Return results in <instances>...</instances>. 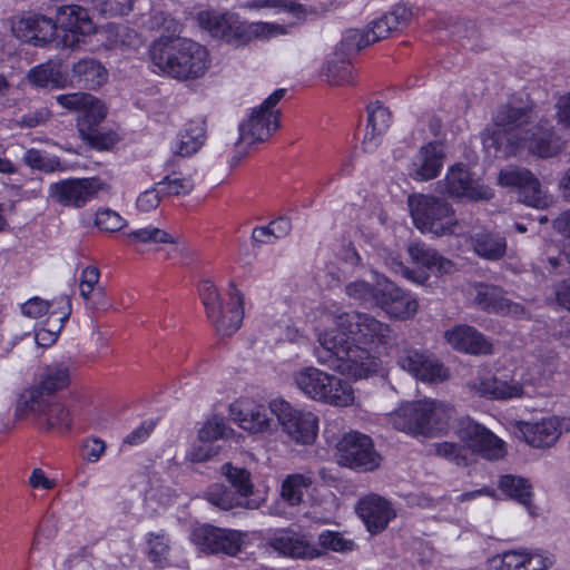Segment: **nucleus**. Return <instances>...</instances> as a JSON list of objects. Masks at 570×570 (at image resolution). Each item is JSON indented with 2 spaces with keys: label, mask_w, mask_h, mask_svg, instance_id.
<instances>
[{
  "label": "nucleus",
  "mask_w": 570,
  "mask_h": 570,
  "mask_svg": "<svg viewBox=\"0 0 570 570\" xmlns=\"http://www.w3.org/2000/svg\"><path fill=\"white\" fill-rule=\"evenodd\" d=\"M335 328L318 335L322 348L335 358L334 367L354 379L366 377L376 368V354L394 342L389 324L368 313L341 312L333 315Z\"/></svg>",
  "instance_id": "f257e3e1"
},
{
  "label": "nucleus",
  "mask_w": 570,
  "mask_h": 570,
  "mask_svg": "<svg viewBox=\"0 0 570 570\" xmlns=\"http://www.w3.org/2000/svg\"><path fill=\"white\" fill-rule=\"evenodd\" d=\"M149 53L159 71L178 80L202 78L210 65L207 49L186 38L161 37L150 46Z\"/></svg>",
  "instance_id": "f03ea898"
},
{
  "label": "nucleus",
  "mask_w": 570,
  "mask_h": 570,
  "mask_svg": "<svg viewBox=\"0 0 570 570\" xmlns=\"http://www.w3.org/2000/svg\"><path fill=\"white\" fill-rule=\"evenodd\" d=\"M454 414L451 405L438 400H421L400 405L387 416L394 429L413 436L434 438L448 429Z\"/></svg>",
  "instance_id": "7ed1b4c3"
},
{
  "label": "nucleus",
  "mask_w": 570,
  "mask_h": 570,
  "mask_svg": "<svg viewBox=\"0 0 570 570\" xmlns=\"http://www.w3.org/2000/svg\"><path fill=\"white\" fill-rule=\"evenodd\" d=\"M460 439L464 444L436 443V455L456 465H466L473 453L479 452L487 459H499L503 455V442L491 431L473 421L462 423Z\"/></svg>",
  "instance_id": "20e7f679"
},
{
  "label": "nucleus",
  "mask_w": 570,
  "mask_h": 570,
  "mask_svg": "<svg viewBox=\"0 0 570 570\" xmlns=\"http://www.w3.org/2000/svg\"><path fill=\"white\" fill-rule=\"evenodd\" d=\"M295 386L308 399L333 406H350L354 391L350 383L314 366H306L293 374Z\"/></svg>",
  "instance_id": "39448f33"
},
{
  "label": "nucleus",
  "mask_w": 570,
  "mask_h": 570,
  "mask_svg": "<svg viewBox=\"0 0 570 570\" xmlns=\"http://www.w3.org/2000/svg\"><path fill=\"white\" fill-rule=\"evenodd\" d=\"M197 20L199 26L213 37L235 43H247L254 39L269 38L279 29L267 22L247 23L227 12L202 11L198 13Z\"/></svg>",
  "instance_id": "423d86ee"
},
{
  "label": "nucleus",
  "mask_w": 570,
  "mask_h": 570,
  "mask_svg": "<svg viewBox=\"0 0 570 570\" xmlns=\"http://www.w3.org/2000/svg\"><path fill=\"white\" fill-rule=\"evenodd\" d=\"M229 302L226 308L212 281H202L198 288L206 315L222 335L234 334L240 327L244 317V296L233 282L229 284Z\"/></svg>",
  "instance_id": "0eeeda50"
},
{
  "label": "nucleus",
  "mask_w": 570,
  "mask_h": 570,
  "mask_svg": "<svg viewBox=\"0 0 570 570\" xmlns=\"http://www.w3.org/2000/svg\"><path fill=\"white\" fill-rule=\"evenodd\" d=\"M407 203L413 223L421 232L436 236L456 233L455 210L444 198L417 194L410 196Z\"/></svg>",
  "instance_id": "6e6552de"
},
{
  "label": "nucleus",
  "mask_w": 570,
  "mask_h": 570,
  "mask_svg": "<svg viewBox=\"0 0 570 570\" xmlns=\"http://www.w3.org/2000/svg\"><path fill=\"white\" fill-rule=\"evenodd\" d=\"M38 392H23L17 406L18 415H32L36 423L46 431L65 432L71 426L68 406L57 397H43Z\"/></svg>",
  "instance_id": "1a4fd4ad"
},
{
  "label": "nucleus",
  "mask_w": 570,
  "mask_h": 570,
  "mask_svg": "<svg viewBox=\"0 0 570 570\" xmlns=\"http://www.w3.org/2000/svg\"><path fill=\"white\" fill-rule=\"evenodd\" d=\"M285 89H277L254 109L247 120L239 125L238 144L253 145L265 141L279 126V111L273 108L284 97Z\"/></svg>",
  "instance_id": "9d476101"
},
{
  "label": "nucleus",
  "mask_w": 570,
  "mask_h": 570,
  "mask_svg": "<svg viewBox=\"0 0 570 570\" xmlns=\"http://www.w3.org/2000/svg\"><path fill=\"white\" fill-rule=\"evenodd\" d=\"M435 190L455 200H488L492 197V190L480 179L474 178L470 169L463 164L451 166L444 178L435 185Z\"/></svg>",
  "instance_id": "9b49d317"
},
{
  "label": "nucleus",
  "mask_w": 570,
  "mask_h": 570,
  "mask_svg": "<svg viewBox=\"0 0 570 570\" xmlns=\"http://www.w3.org/2000/svg\"><path fill=\"white\" fill-rule=\"evenodd\" d=\"M269 410L291 440L301 444L314 442L318 431V419L314 413L295 409L284 400L272 401Z\"/></svg>",
  "instance_id": "f8f14e48"
},
{
  "label": "nucleus",
  "mask_w": 570,
  "mask_h": 570,
  "mask_svg": "<svg viewBox=\"0 0 570 570\" xmlns=\"http://www.w3.org/2000/svg\"><path fill=\"white\" fill-rule=\"evenodd\" d=\"M336 449V460L342 466L370 472L381 464V456L375 451L372 439L363 433H346L338 441Z\"/></svg>",
  "instance_id": "ddd939ff"
},
{
  "label": "nucleus",
  "mask_w": 570,
  "mask_h": 570,
  "mask_svg": "<svg viewBox=\"0 0 570 570\" xmlns=\"http://www.w3.org/2000/svg\"><path fill=\"white\" fill-rule=\"evenodd\" d=\"M535 119L533 108L528 105L507 104L498 109L493 122L507 135L510 149L505 151V155L515 154L523 148L524 139L528 138Z\"/></svg>",
  "instance_id": "4468645a"
},
{
  "label": "nucleus",
  "mask_w": 570,
  "mask_h": 570,
  "mask_svg": "<svg viewBox=\"0 0 570 570\" xmlns=\"http://www.w3.org/2000/svg\"><path fill=\"white\" fill-rule=\"evenodd\" d=\"M102 187L99 178H68L51 184L49 197L60 206L78 209L94 199Z\"/></svg>",
  "instance_id": "2eb2a0df"
},
{
  "label": "nucleus",
  "mask_w": 570,
  "mask_h": 570,
  "mask_svg": "<svg viewBox=\"0 0 570 570\" xmlns=\"http://www.w3.org/2000/svg\"><path fill=\"white\" fill-rule=\"evenodd\" d=\"M55 22L58 27L57 38L59 39L57 47L61 48H76L80 43L81 37L95 31V24L87 9L76 4L60 8Z\"/></svg>",
  "instance_id": "dca6fc26"
},
{
  "label": "nucleus",
  "mask_w": 570,
  "mask_h": 570,
  "mask_svg": "<svg viewBox=\"0 0 570 570\" xmlns=\"http://www.w3.org/2000/svg\"><path fill=\"white\" fill-rule=\"evenodd\" d=\"M190 540L204 552L235 556L240 551L243 534L236 530L205 524L191 531Z\"/></svg>",
  "instance_id": "f3484780"
},
{
  "label": "nucleus",
  "mask_w": 570,
  "mask_h": 570,
  "mask_svg": "<svg viewBox=\"0 0 570 570\" xmlns=\"http://www.w3.org/2000/svg\"><path fill=\"white\" fill-rule=\"evenodd\" d=\"M355 510L371 534L384 531L396 517V511L392 503L376 493H370L360 498Z\"/></svg>",
  "instance_id": "a211bd4d"
},
{
  "label": "nucleus",
  "mask_w": 570,
  "mask_h": 570,
  "mask_svg": "<svg viewBox=\"0 0 570 570\" xmlns=\"http://www.w3.org/2000/svg\"><path fill=\"white\" fill-rule=\"evenodd\" d=\"M57 23L42 14L29 13L12 23V32L18 39L38 47L57 42Z\"/></svg>",
  "instance_id": "6ab92c4d"
},
{
  "label": "nucleus",
  "mask_w": 570,
  "mask_h": 570,
  "mask_svg": "<svg viewBox=\"0 0 570 570\" xmlns=\"http://www.w3.org/2000/svg\"><path fill=\"white\" fill-rule=\"evenodd\" d=\"M524 441L533 448L552 446L563 431L570 430V420L551 416L539 422L522 423L519 428Z\"/></svg>",
  "instance_id": "aec40b11"
},
{
  "label": "nucleus",
  "mask_w": 570,
  "mask_h": 570,
  "mask_svg": "<svg viewBox=\"0 0 570 570\" xmlns=\"http://www.w3.org/2000/svg\"><path fill=\"white\" fill-rule=\"evenodd\" d=\"M523 147L541 158L554 157L566 148V140L557 135L546 119L535 120L530 128Z\"/></svg>",
  "instance_id": "412c9836"
},
{
  "label": "nucleus",
  "mask_w": 570,
  "mask_h": 570,
  "mask_svg": "<svg viewBox=\"0 0 570 570\" xmlns=\"http://www.w3.org/2000/svg\"><path fill=\"white\" fill-rule=\"evenodd\" d=\"M444 158V150L440 144L423 145L412 159L410 176L416 181L434 179L443 168Z\"/></svg>",
  "instance_id": "4be33fe9"
},
{
  "label": "nucleus",
  "mask_w": 570,
  "mask_h": 570,
  "mask_svg": "<svg viewBox=\"0 0 570 570\" xmlns=\"http://www.w3.org/2000/svg\"><path fill=\"white\" fill-rule=\"evenodd\" d=\"M268 409L262 404L249 401H239L229 405V416L243 430L250 433L264 432L269 428L271 417Z\"/></svg>",
  "instance_id": "5701e85b"
},
{
  "label": "nucleus",
  "mask_w": 570,
  "mask_h": 570,
  "mask_svg": "<svg viewBox=\"0 0 570 570\" xmlns=\"http://www.w3.org/2000/svg\"><path fill=\"white\" fill-rule=\"evenodd\" d=\"M269 546L278 553L294 559L313 560L322 556V551L306 535L291 531L273 537Z\"/></svg>",
  "instance_id": "b1692460"
},
{
  "label": "nucleus",
  "mask_w": 570,
  "mask_h": 570,
  "mask_svg": "<svg viewBox=\"0 0 570 570\" xmlns=\"http://www.w3.org/2000/svg\"><path fill=\"white\" fill-rule=\"evenodd\" d=\"M446 342L456 351L480 355L491 354L493 346L482 333L469 325H458L444 333Z\"/></svg>",
  "instance_id": "393cba45"
},
{
  "label": "nucleus",
  "mask_w": 570,
  "mask_h": 570,
  "mask_svg": "<svg viewBox=\"0 0 570 570\" xmlns=\"http://www.w3.org/2000/svg\"><path fill=\"white\" fill-rule=\"evenodd\" d=\"M376 306L384 309L391 317L409 318L416 313L419 305L409 293L386 282L376 301Z\"/></svg>",
  "instance_id": "a878e982"
},
{
  "label": "nucleus",
  "mask_w": 570,
  "mask_h": 570,
  "mask_svg": "<svg viewBox=\"0 0 570 570\" xmlns=\"http://www.w3.org/2000/svg\"><path fill=\"white\" fill-rule=\"evenodd\" d=\"M499 557V570H547L553 563L550 556L538 550H509Z\"/></svg>",
  "instance_id": "bb28decb"
},
{
  "label": "nucleus",
  "mask_w": 570,
  "mask_h": 570,
  "mask_svg": "<svg viewBox=\"0 0 570 570\" xmlns=\"http://www.w3.org/2000/svg\"><path fill=\"white\" fill-rule=\"evenodd\" d=\"M391 121L390 110L380 101L367 106V128L362 142L364 151L371 153L380 145L381 137L389 129Z\"/></svg>",
  "instance_id": "cd10ccee"
},
{
  "label": "nucleus",
  "mask_w": 570,
  "mask_h": 570,
  "mask_svg": "<svg viewBox=\"0 0 570 570\" xmlns=\"http://www.w3.org/2000/svg\"><path fill=\"white\" fill-rule=\"evenodd\" d=\"M70 383V365L63 362L46 366L40 374L39 383L26 392H39V396L57 397L56 393Z\"/></svg>",
  "instance_id": "c85d7f7f"
},
{
  "label": "nucleus",
  "mask_w": 570,
  "mask_h": 570,
  "mask_svg": "<svg viewBox=\"0 0 570 570\" xmlns=\"http://www.w3.org/2000/svg\"><path fill=\"white\" fill-rule=\"evenodd\" d=\"M472 389L480 396L495 400L520 397L523 392L519 383L501 381L492 375L478 379L473 382Z\"/></svg>",
  "instance_id": "c756f323"
},
{
  "label": "nucleus",
  "mask_w": 570,
  "mask_h": 570,
  "mask_svg": "<svg viewBox=\"0 0 570 570\" xmlns=\"http://www.w3.org/2000/svg\"><path fill=\"white\" fill-rule=\"evenodd\" d=\"M72 78L76 80L78 86L89 90H95L107 81L108 71L99 61L86 58L73 65Z\"/></svg>",
  "instance_id": "7c9ffc66"
},
{
  "label": "nucleus",
  "mask_w": 570,
  "mask_h": 570,
  "mask_svg": "<svg viewBox=\"0 0 570 570\" xmlns=\"http://www.w3.org/2000/svg\"><path fill=\"white\" fill-rule=\"evenodd\" d=\"M475 254L488 261H498L507 253V239L495 232L481 230L471 236Z\"/></svg>",
  "instance_id": "2f4dec72"
},
{
  "label": "nucleus",
  "mask_w": 570,
  "mask_h": 570,
  "mask_svg": "<svg viewBox=\"0 0 570 570\" xmlns=\"http://www.w3.org/2000/svg\"><path fill=\"white\" fill-rule=\"evenodd\" d=\"M407 252L415 264L424 266L435 273H449L452 268V263L449 259L443 258L438 252L426 246L424 243L411 244Z\"/></svg>",
  "instance_id": "473e14b6"
},
{
  "label": "nucleus",
  "mask_w": 570,
  "mask_h": 570,
  "mask_svg": "<svg viewBox=\"0 0 570 570\" xmlns=\"http://www.w3.org/2000/svg\"><path fill=\"white\" fill-rule=\"evenodd\" d=\"M205 140V128L202 122L190 121L178 136L174 147V153L188 157L197 153Z\"/></svg>",
  "instance_id": "72a5a7b5"
},
{
  "label": "nucleus",
  "mask_w": 570,
  "mask_h": 570,
  "mask_svg": "<svg viewBox=\"0 0 570 570\" xmlns=\"http://www.w3.org/2000/svg\"><path fill=\"white\" fill-rule=\"evenodd\" d=\"M27 77L32 85L43 88H63L67 83L60 66L51 61L33 67Z\"/></svg>",
  "instance_id": "f704fd0d"
},
{
  "label": "nucleus",
  "mask_w": 570,
  "mask_h": 570,
  "mask_svg": "<svg viewBox=\"0 0 570 570\" xmlns=\"http://www.w3.org/2000/svg\"><path fill=\"white\" fill-rule=\"evenodd\" d=\"M313 484V478L309 474L293 473L288 474L281 485V498L289 505H298L303 501L305 491Z\"/></svg>",
  "instance_id": "c9c22d12"
},
{
  "label": "nucleus",
  "mask_w": 570,
  "mask_h": 570,
  "mask_svg": "<svg viewBox=\"0 0 570 570\" xmlns=\"http://www.w3.org/2000/svg\"><path fill=\"white\" fill-rule=\"evenodd\" d=\"M58 305H61V312L57 317L52 318L47 325L49 327H40L36 331L35 340L39 346H50L53 344L70 314V303L66 296H61Z\"/></svg>",
  "instance_id": "e433bc0d"
},
{
  "label": "nucleus",
  "mask_w": 570,
  "mask_h": 570,
  "mask_svg": "<svg viewBox=\"0 0 570 570\" xmlns=\"http://www.w3.org/2000/svg\"><path fill=\"white\" fill-rule=\"evenodd\" d=\"M22 161L31 169L46 174L66 170V166L60 158L50 156L46 151L36 148L28 149L23 155Z\"/></svg>",
  "instance_id": "4c0bfd02"
},
{
  "label": "nucleus",
  "mask_w": 570,
  "mask_h": 570,
  "mask_svg": "<svg viewBox=\"0 0 570 570\" xmlns=\"http://www.w3.org/2000/svg\"><path fill=\"white\" fill-rule=\"evenodd\" d=\"M99 277L100 273L96 266H87L81 272L79 283L80 295L91 307L100 305V299L104 297L102 288H96Z\"/></svg>",
  "instance_id": "58836bf2"
},
{
  "label": "nucleus",
  "mask_w": 570,
  "mask_h": 570,
  "mask_svg": "<svg viewBox=\"0 0 570 570\" xmlns=\"http://www.w3.org/2000/svg\"><path fill=\"white\" fill-rule=\"evenodd\" d=\"M499 488L504 494L530 510L532 493L527 480L513 475H504L499 481Z\"/></svg>",
  "instance_id": "ea45409f"
},
{
  "label": "nucleus",
  "mask_w": 570,
  "mask_h": 570,
  "mask_svg": "<svg viewBox=\"0 0 570 570\" xmlns=\"http://www.w3.org/2000/svg\"><path fill=\"white\" fill-rule=\"evenodd\" d=\"M474 289V301L480 308L492 313H500V311H502L505 295L500 287L488 284H478Z\"/></svg>",
  "instance_id": "a19ab883"
},
{
  "label": "nucleus",
  "mask_w": 570,
  "mask_h": 570,
  "mask_svg": "<svg viewBox=\"0 0 570 570\" xmlns=\"http://www.w3.org/2000/svg\"><path fill=\"white\" fill-rule=\"evenodd\" d=\"M222 474L236 489L239 498H248L253 494V483L250 473L243 468L234 466L232 463H225L220 468Z\"/></svg>",
  "instance_id": "79ce46f5"
},
{
  "label": "nucleus",
  "mask_w": 570,
  "mask_h": 570,
  "mask_svg": "<svg viewBox=\"0 0 570 570\" xmlns=\"http://www.w3.org/2000/svg\"><path fill=\"white\" fill-rule=\"evenodd\" d=\"M79 135L83 141L97 150H109L119 141V135L116 131L99 127L90 129L83 126Z\"/></svg>",
  "instance_id": "37998d69"
},
{
  "label": "nucleus",
  "mask_w": 570,
  "mask_h": 570,
  "mask_svg": "<svg viewBox=\"0 0 570 570\" xmlns=\"http://www.w3.org/2000/svg\"><path fill=\"white\" fill-rule=\"evenodd\" d=\"M107 46L111 49L134 47L137 43V33L127 26L110 23L106 27Z\"/></svg>",
  "instance_id": "c03bdc74"
},
{
  "label": "nucleus",
  "mask_w": 570,
  "mask_h": 570,
  "mask_svg": "<svg viewBox=\"0 0 570 570\" xmlns=\"http://www.w3.org/2000/svg\"><path fill=\"white\" fill-rule=\"evenodd\" d=\"M235 434L223 417L214 416L209 419L198 431L199 440L216 444L218 440H227Z\"/></svg>",
  "instance_id": "a18cd8bd"
},
{
  "label": "nucleus",
  "mask_w": 570,
  "mask_h": 570,
  "mask_svg": "<svg viewBox=\"0 0 570 570\" xmlns=\"http://www.w3.org/2000/svg\"><path fill=\"white\" fill-rule=\"evenodd\" d=\"M324 75L326 80L334 86H343L354 82V69L346 60L328 61Z\"/></svg>",
  "instance_id": "49530a36"
},
{
  "label": "nucleus",
  "mask_w": 570,
  "mask_h": 570,
  "mask_svg": "<svg viewBox=\"0 0 570 570\" xmlns=\"http://www.w3.org/2000/svg\"><path fill=\"white\" fill-rule=\"evenodd\" d=\"M401 24L402 20L400 19V17L394 12H390L384 14L380 19L374 20L366 29V31L370 36V40L372 41V43H374L376 41L387 38L390 33L394 30H397Z\"/></svg>",
  "instance_id": "de8ad7c7"
},
{
  "label": "nucleus",
  "mask_w": 570,
  "mask_h": 570,
  "mask_svg": "<svg viewBox=\"0 0 570 570\" xmlns=\"http://www.w3.org/2000/svg\"><path fill=\"white\" fill-rule=\"evenodd\" d=\"M206 499L213 505L225 511L242 505L239 497L223 484L212 485L206 492Z\"/></svg>",
  "instance_id": "09e8293b"
},
{
  "label": "nucleus",
  "mask_w": 570,
  "mask_h": 570,
  "mask_svg": "<svg viewBox=\"0 0 570 570\" xmlns=\"http://www.w3.org/2000/svg\"><path fill=\"white\" fill-rule=\"evenodd\" d=\"M107 115V109L105 105L92 96L91 104H88L80 111V116L78 118V131L81 134V129L83 126L94 129L98 127V125L105 119Z\"/></svg>",
  "instance_id": "8fccbe9b"
},
{
  "label": "nucleus",
  "mask_w": 570,
  "mask_h": 570,
  "mask_svg": "<svg viewBox=\"0 0 570 570\" xmlns=\"http://www.w3.org/2000/svg\"><path fill=\"white\" fill-rule=\"evenodd\" d=\"M318 544L326 550L340 553L351 552L356 547L354 540L346 538L341 532L330 530L320 533Z\"/></svg>",
  "instance_id": "3c124183"
},
{
  "label": "nucleus",
  "mask_w": 570,
  "mask_h": 570,
  "mask_svg": "<svg viewBox=\"0 0 570 570\" xmlns=\"http://www.w3.org/2000/svg\"><path fill=\"white\" fill-rule=\"evenodd\" d=\"M381 291L365 281L351 282L345 286V293L348 297L361 302L376 305Z\"/></svg>",
  "instance_id": "603ef678"
},
{
  "label": "nucleus",
  "mask_w": 570,
  "mask_h": 570,
  "mask_svg": "<svg viewBox=\"0 0 570 570\" xmlns=\"http://www.w3.org/2000/svg\"><path fill=\"white\" fill-rule=\"evenodd\" d=\"M60 298L57 301L49 303L39 297H32L21 305V312L23 315L30 318H39L45 315H48L47 323H49L52 318L57 317L59 313L56 309H52L55 304H58Z\"/></svg>",
  "instance_id": "864d4df0"
},
{
  "label": "nucleus",
  "mask_w": 570,
  "mask_h": 570,
  "mask_svg": "<svg viewBox=\"0 0 570 570\" xmlns=\"http://www.w3.org/2000/svg\"><path fill=\"white\" fill-rule=\"evenodd\" d=\"M431 354L421 352L414 348H404L400 352L397 357L399 365L410 372L413 376L417 377L420 370L425 365Z\"/></svg>",
  "instance_id": "5fc2aeb1"
},
{
  "label": "nucleus",
  "mask_w": 570,
  "mask_h": 570,
  "mask_svg": "<svg viewBox=\"0 0 570 570\" xmlns=\"http://www.w3.org/2000/svg\"><path fill=\"white\" fill-rule=\"evenodd\" d=\"M130 244L136 243H175V238L157 227L140 228L127 234Z\"/></svg>",
  "instance_id": "6e6d98bb"
},
{
  "label": "nucleus",
  "mask_w": 570,
  "mask_h": 570,
  "mask_svg": "<svg viewBox=\"0 0 570 570\" xmlns=\"http://www.w3.org/2000/svg\"><path fill=\"white\" fill-rule=\"evenodd\" d=\"M157 184L164 196L187 195L194 188V183L190 178L179 177L175 174L166 176L161 181Z\"/></svg>",
  "instance_id": "4d7b16f0"
},
{
  "label": "nucleus",
  "mask_w": 570,
  "mask_h": 570,
  "mask_svg": "<svg viewBox=\"0 0 570 570\" xmlns=\"http://www.w3.org/2000/svg\"><path fill=\"white\" fill-rule=\"evenodd\" d=\"M449 377L448 368L433 355L425 361V365L420 370L416 379L428 383H441Z\"/></svg>",
  "instance_id": "13d9d810"
},
{
  "label": "nucleus",
  "mask_w": 570,
  "mask_h": 570,
  "mask_svg": "<svg viewBox=\"0 0 570 570\" xmlns=\"http://www.w3.org/2000/svg\"><path fill=\"white\" fill-rule=\"evenodd\" d=\"M371 43L367 31L360 29L346 30L341 41L342 50L346 55L356 53Z\"/></svg>",
  "instance_id": "bf43d9fd"
},
{
  "label": "nucleus",
  "mask_w": 570,
  "mask_h": 570,
  "mask_svg": "<svg viewBox=\"0 0 570 570\" xmlns=\"http://www.w3.org/2000/svg\"><path fill=\"white\" fill-rule=\"evenodd\" d=\"M532 176L533 174L525 168H507L500 171L499 184L507 187H518L521 191L529 181H532Z\"/></svg>",
  "instance_id": "052dcab7"
},
{
  "label": "nucleus",
  "mask_w": 570,
  "mask_h": 570,
  "mask_svg": "<svg viewBox=\"0 0 570 570\" xmlns=\"http://www.w3.org/2000/svg\"><path fill=\"white\" fill-rule=\"evenodd\" d=\"M522 202L535 208H543L548 206L549 198L543 194L539 180L532 176V181H529L520 191Z\"/></svg>",
  "instance_id": "680f3d73"
},
{
  "label": "nucleus",
  "mask_w": 570,
  "mask_h": 570,
  "mask_svg": "<svg viewBox=\"0 0 570 570\" xmlns=\"http://www.w3.org/2000/svg\"><path fill=\"white\" fill-rule=\"evenodd\" d=\"M219 452V445L199 440V438H197V441L187 453V459L194 463H203L212 460L218 455Z\"/></svg>",
  "instance_id": "e2e57ef3"
},
{
  "label": "nucleus",
  "mask_w": 570,
  "mask_h": 570,
  "mask_svg": "<svg viewBox=\"0 0 570 570\" xmlns=\"http://www.w3.org/2000/svg\"><path fill=\"white\" fill-rule=\"evenodd\" d=\"M125 219L111 209H100L96 213L95 225L104 232H117L125 226Z\"/></svg>",
  "instance_id": "0e129e2a"
},
{
  "label": "nucleus",
  "mask_w": 570,
  "mask_h": 570,
  "mask_svg": "<svg viewBox=\"0 0 570 570\" xmlns=\"http://www.w3.org/2000/svg\"><path fill=\"white\" fill-rule=\"evenodd\" d=\"M94 7L106 16H124L132 10L131 0H91Z\"/></svg>",
  "instance_id": "69168bd1"
},
{
  "label": "nucleus",
  "mask_w": 570,
  "mask_h": 570,
  "mask_svg": "<svg viewBox=\"0 0 570 570\" xmlns=\"http://www.w3.org/2000/svg\"><path fill=\"white\" fill-rule=\"evenodd\" d=\"M56 100L65 109L80 112L83 107L91 104L92 96L86 92H72L59 95Z\"/></svg>",
  "instance_id": "338daca9"
},
{
  "label": "nucleus",
  "mask_w": 570,
  "mask_h": 570,
  "mask_svg": "<svg viewBox=\"0 0 570 570\" xmlns=\"http://www.w3.org/2000/svg\"><path fill=\"white\" fill-rule=\"evenodd\" d=\"M163 193L158 186V184H155V186L150 189H147L142 191L138 198H137V208L141 212H150L158 207L161 198Z\"/></svg>",
  "instance_id": "774afa93"
}]
</instances>
